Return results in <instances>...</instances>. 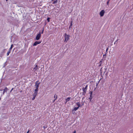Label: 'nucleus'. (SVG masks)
<instances>
[{
  "instance_id": "21",
  "label": "nucleus",
  "mask_w": 133,
  "mask_h": 133,
  "mask_svg": "<svg viewBox=\"0 0 133 133\" xmlns=\"http://www.w3.org/2000/svg\"><path fill=\"white\" fill-rule=\"evenodd\" d=\"M50 19V18H49V17L47 18V20L48 22H49Z\"/></svg>"
},
{
  "instance_id": "34",
  "label": "nucleus",
  "mask_w": 133,
  "mask_h": 133,
  "mask_svg": "<svg viewBox=\"0 0 133 133\" xmlns=\"http://www.w3.org/2000/svg\"><path fill=\"white\" fill-rule=\"evenodd\" d=\"M103 56H105V55H104Z\"/></svg>"
},
{
  "instance_id": "5",
  "label": "nucleus",
  "mask_w": 133,
  "mask_h": 133,
  "mask_svg": "<svg viewBox=\"0 0 133 133\" xmlns=\"http://www.w3.org/2000/svg\"><path fill=\"white\" fill-rule=\"evenodd\" d=\"M92 91L90 93V97L89 98V99H90V102L91 101V99L92 98Z\"/></svg>"
},
{
  "instance_id": "10",
  "label": "nucleus",
  "mask_w": 133,
  "mask_h": 133,
  "mask_svg": "<svg viewBox=\"0 0 133 133\" xmlns=\"http://www.w3.org/2000/svg\"><path fill=\"white\" fill-rule=\"evenodd\" d=\"M76 105L79 107V108L80 107V104L79 102H77L76 103Z\"/></svg>"
},
{
  "instance_id": "27",
  "label": "nucleus",
  "mask_w": 133,
  "mask_h": 133,
  "mask_svg": "<svg viewBox=\"0 0 133 133\" xmlns=\"http://www.w3.org/2000/svg\"><path fill=\"white\" fill-rule=\"evenodd\" d=\"M29 131H30V130L29 129L26 133H29Z\"/></svg>"
},
{
  "instance_id": "3",
  "label": "nucleus",
  "mask_w": 133,
  "mask_h": 133,
  "mask_svg": "<svg viewBox=\"0 0 133 133\" xmlns=\"http://www.w3.org/2000/svg\"><path fill=\"white\" fill-rule=\"evenodd\" d=\"M105 13V11L104 10H102L99 13V15L101 17L103 16Z\"/></svg>"
},
{
  "instance_id": "7",
  "label": "nucleus",
  "mask_w": 133,
  "mask_h": 133,
  "mask_svg": "<svg viewBox=\"0 0 133 133\" xmlns=\"http://www.w3.org/2000/svg\"><path fill=\"white\" fill-rule=\"evenodd\" d=\"M39 83H36V84H35V88L36 89H38V88L39 87Z\"/></svg>"
},
{
  "instance_id": "18",
  "label": "nucleus",
  "mask_w": 133,
  "mask_h": 133,
  "mask_svg": "<svg viewBox=\"0 0 133 133\" xmlns=\"http://www.w3.org/2000/svg\"><path fill=\"white\" fill-rule=\"evenodd\" d=\"M33 96L34 97L32 98V100H34L35 99V97H36V96H35L34 95H33Z\"/></svg>"
},
{
  "instance_id": "24",
  "label": "nucleus",
  "mask_w": 133,
  "mask_h": 133,
  "mask_svg": "<svg viewBox=\"0 0 133 133\" xmlns=\"http://www.w3.org/2000/svg\"><path fill=\"white\" fill-rule=\"evenodd\" d=\"M43 31H44V28L43 29V30H42V32H41V33L42 34L43 32Z\"/></svg>"
},
{
  "instance_id": "31",
  "label": "nucleus",
  "mask_w": 133,
  "mask_h": 133,
  "mask_svg": "<svg viewBox=\"0 0 133 133\" xmlns=\"http://www.w3.org/2000/svg\"><path fill=\"white\" fill-rule=\"evenodd\" d=\"M84 97H83V98H82V100H83V99H84Z\"/></svg>"
},
{
  "instance_id": "25",
  "label": "nucleus",
  "mask_w": 133,
  "mask_h": 133,
  "mask_svg": "<svg viewBox=\"0 0 133 133\" xmlns=\"http://www.w3.org/2000/svg\"><path fill=\"white\" fill-rule=\"evenodd\" d=\"M108 49V48H107V49H106V52L107 51Z\"/></svg>"
},
{
  "instance_id": "30",
  "label": "nucleus",
  "mask_w": 133,
  "mask_h": 133,
  "mask_svg": "<svg viewBox=\"0 0 133 133\" xmlns=\"http://www.w3.org/2000/svg\"><path fill=\"white\" fill-rule=\"evenodd\" d=\"M76 131H75L73 133H76Z\"/></svg>"
},
{
  "instance_id": "20",
  "label": "nucleus",
  "mask_w": 133,
  "mask_h": 133,
  "mask_svg": "<svg viewBox=\"0 0 133 133\" xmlns=\"http://www.w3.org/2000/svg\"><path fill=\"white\" fill-rule=\"evenodd\" d=\"M110 0H109L107 2V4L108 5H109V4Z\"/></svg>"
},
{
  "instance_id": "13",
  "label": "nucleus",
  "mask_w": 133,
  "mask_h": 133,
  "mask_svg": "<svg viewBox=\"0 0 133 133\" xmlns=\"http://www.w3.org/2000/svg\"><path fill=\"white\" fill-rule=\"evenodd\" d=\"M78 108H79V107H75L74 109V110L75 111H76V110H77L78 109Z\"/></svg>"
},
{
  "instance_id": "17",
  "label": "nucleus",
  "mask_w": 133,
  "mask_h": 133,
  "mask_svg": "<svg viewBox=\"0 0 133 133\" xmlns=\"http://www.w3.org/2000/svg\"><path fill=\"white\" fill-rule=\"evenodd\" d=\"M57 0H56V1H54L53 3V4H56V3H57Z\"/></svg>"
},
{
  "instance_id": "29",
  "label": "nucleus",
  "mask_w": 133,
  "mask_h": 133,
  "mask_svg": "<svg viewBox=\"0 0 133 133\" xmlns=\"http://www.w3.org/2000/svg\"><path fill=\"white\" fill-rule=\"evenodd\" d=\"M13 88H12L11 90V91H10V92H11L12 90H13Z\"/></svg>"
},
{
  "instance_id": "14",
  "label": "nucleus",
  "mask_w": 133,
  "mask_h": 133,
  "mask_svg": "<svg viewBox=\"0 0 133 133\" xmlns=\"http://www.w3.org/2000/svg\"><path fill=\"white\" fill-rule=\"evenodd\" d=\"M34 94L33 95H34L35 96H36L37 94V91H34Z\"/></svg>"
},
{
  "instance_id": "26",
  "label": "nucleus",
  "mask_w": 133,
  "mask_h": 133,
  "mask_svg": "<svg viewBox=\"0 0 133 133\" xmlns=\"http://www.w3.org/2000/svg\"><path fill=\"white\" fill-rule=\"evenodd\" d=\"M102 62V61H100V62H99V63L100 64V66L101 65V64Z\"/></svg>"
},
{
  "instance_id": "28",
  "label": "nucleus",
  "mask_w": 133,
  "mask_h": 133,
  "mask_svg": "<svg viewBox=\"0 0 133 133\" xmlns=\"http://www.w3.org/2000/svg\"><path fill=\"white\" fill-rule=\"evenodd\" d=\"M87 87H88V85H87L85 88H87Z\"/></svg>"
},
{
  "instance_id": "4",
  "label": "nucleus",
  "mask_w": 133,
  "mask_h": 133,
  "mask_svg": "<svg viewBox=\"0 0 133 133\" xmlns=\"http://www.w3.org/2000/svg\"><path fill=\"white\" fill-rule=\"evenodd\" d=\"M8 90V89L6 87L3 90V92L2 94L4 95L5 92H7Z\"/></svg>"
},
{
  "instance_id": "35",
  "label": "nucleus",
  "mask_w": 133,
  "mask_h": 133,
  "mask_svg": "<svg viewBox=\"0 0 133 133\" xmlns=\"http://www.w3.org/2000/svg\"><path fill=\"white\" fill-rule=\"evenodd\" d=\"M103 56H105V55H104Z\"/></svg>"
},
{
  "instance_id": "23",
  "label": "nucleus",
  "mask_w": 133,
  "mask_h": 133,
  "mask_svg": "<svg viewBox=\"0 0 133 133\" xmlns=\"http://www.w3.org/2000/svg\"><path fill=\"white\" fill-rule=\"evenodd\" d=\"M38 89H36L34 91H37V92H38Z\"/></svg>"
},
{
  "instance_id": "6",
  "label": "nucleus",
  "mask_w": 133,
  "mask_h": 133,
  "mask_svg": "<svg viewBox=\"0 0 133 133\" xmlns=\"http://www.w3.org/2000/svg\"><path fill=\"white\" fill-rule=\"evenodd\" d=\"M38 65H36L35 66V67H34V69H33V70L34 71V72H35L36 71L37 69H39V68H38Z\"/></svg>"
},
{
  "instance_id": "2",
  "label": "nucleus",
  "mask_w": 133,
  "mask_h": 133,
  "mask_svg": "<svg viewBox=\"0 0 133 133\" xmlns=\"http://www.w3.org/2000/svg\"><path fill=\"white\" fill-rule=\"evenodd\" d=\"M41 36V33L40 32L36 36V39L37 40H38L39 39L40 37Z\"/></svg>"
},
{
  "instance_id": "1",
  "label": "nucleus",
  "mask_w": 133,
  "mask_h": 133,
  "mask_svg": "<svg viewBox=\"0 0 133 133\" xmlns=\"http://www.w3.org/2000/svg\"><path fill=\"white\" fill-rule=\"evenodd\" d=\"M70 36L69 35H67L66 34H65V41H67L69 39Z\"/></svg>"
},
{
  "instance_id": "22",
  "label": "nucleus",
  "mask_w": 133,
  "mask_h": 133,
  "mask_svg": "<svg viewBox=\"0 0 133 133\" xmlns=\"http://www.w3.org/2000/svg\"><path fill=\"white\" fill-rule=\"evenodd\" d=\"M36 42H37V44H38L40 43L41 42V41L40 42V41H37Z\"/></svg>"
},
{
  "instance_id": "8",
  "label": "nucleus",
  "mask_w": 133,
  "mask_h": 133,
  "mask_svg": "<svg viewBox=\"0 0 133 133\" xmlns=\"http://www.w3.org/2000/svg\"><path fill=\"white\" fill-rule=\"evenodd\" d=\"M87 89V88H84L83 87L82 88V90L83 91V92L85 93V94L86 93Z\"/></svg>"
},
{
  "instance_id": "9",
  "label": "nucleus",
  "mask_w": 133,
  "mask_h": 133,
  "mask_svg": "<svg viewBox=\"0 0 133 133\" xmlns=\"http://www.w3.org/2000/svg\"><path fill=\"white\" fill-rule=\"evenodd\" d=\"M72 21H71L70 23V26L69 27V28H70L72 26Z\"/></svg>"
},
{
  "instance_id": "16",
  "label": "nucleus",
  "mask_w": 133,
  "mask_h": 133,
  "mask_svg": "<svg viewBox=\"0 0 133 133\" xmlns=\"http://www.w3.org/2000/svg\"><path fill=\"white\" fill-rule=\"evenodd\" d=\"M13 45L12 44L11 45V47H10V48H9V50H11L12 49V47H13Z\"/></svg>"
},
{
  "instance_id": "33",
  "label": "nucleus",
  "mask_w": 133,
  "mask_h": 133,
  "mask_svg": "<svg viewBox=\"0 0 133 133\" xmlns=\"http://www.w3.org/2000/svg\"><path fill=\"white\" fill-rule=\"evenodd\" d=\"M2 89H0V91H2Z\"/></svg>"
},
{
  "instance_id": "19",
  "label": "nucleus",
  "mask_w": 133,
  "mask_h": 133,
  "mask_svg": "<svg viewBox=\"0 0 133 133\" xmlns=\"http://www.w3.org/2000/svg\"><path fill=\"white\" fill-rule=\"evenodd\" d=\"M54 98H55V99L57 98V95H55L54 96Z\"/></svg>"
},
{
  "instance_id": "37",
  "label": "nucleus",
  "mask_w": 133,
  "mask_h": 133,
  "mask_svg": "<svg viewBox=\"0 0 133 133\" xmlns=\"http://www.w3.org/2000/svg\"><path fill=\"white\" fill-rule=\"evenodd\" d=\"M83 94H84V93H83Z\"/></svg>"
},
{
  "instance_id": "12",
  "label": "nucleus",
  "mask_w": 133,
  "mask_h": 133,
  "mask_svg": "<svg viewBox=\"0 0 133 133\" xmlns=\"http://www.w3.org/2000/svg\"><path fill=\"white\" fill-rule=\"evenodd\" d=\"M11 52V50H9L8 51V52H7V56H8L9 55V54Z\"/></svg>"
},
{
  "instance_id": "11",
  "label": "nucleus",
  "mask_w": 133,
  "mask_h": 133,
  "mask_svg": "<svg viewBox=\"0 0 133 133\" xmlns=\"http://www.w3.org/2000/svg\"><path fill=\"white\" fill-rule=\"evenodd\" d=\"M70 97H68L67 99H66V103L67 102H68L70 100Z\"/></svg>"
},
{
  "instance_id": "36",
  "label": "nucleus",
  "mask_w": 133,
  "mask_h": 133,
  "mask_svg": "<svg viewBox=\"0 0 133 133\" xmlns=\"http://www.w3.org/2000/svg\"><path fill=\"white\" fill-rule=\"evenodd\" d=\"M6 1H8V0H6Z\"/></svg>"
},
{
  "instance_id": "32",
  "label": "nucleus",
  "mask_w": 133,
  "mask_h": 133,
  "mask_svg": "<svg viewBox=\"0 0 133 133\" xmlns=\"http://www.w3.org/2000/svg\"><path fill=\"white\" fill-rule=\"evenodd\" d=\"M55 99L54 101H53V102H55Z\"/></svg>"
},
{
  "instance_id": "15",
  "label": "nucleus",
  "mask_w": 133,
  "mask_h": 133,
  "mask_svg": "<svg viewBox=\"0 0 133 133\" xmlns=\"http://www.w3.org/2000/svg\"><path fill=\"white\" fill-rule=\"evenodd\" d=\"M37 42L36 41L33 44V46H36V45H37Z\"/></svg>"
}]
</instances>
